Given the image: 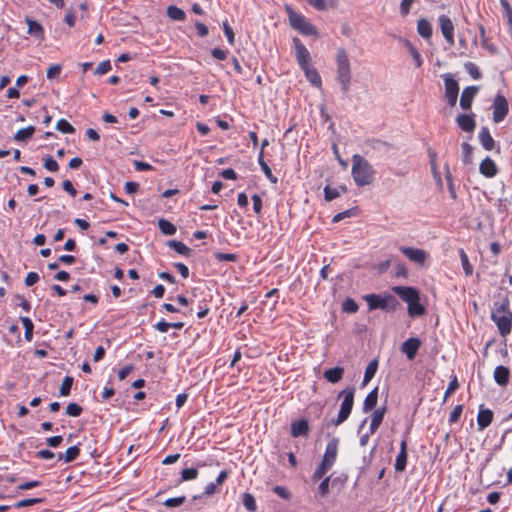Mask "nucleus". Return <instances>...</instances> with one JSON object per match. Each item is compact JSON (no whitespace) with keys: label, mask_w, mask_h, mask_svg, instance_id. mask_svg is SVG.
<instances>
[{"label":"nucleus","mask_w":512,"mask_h":512,"mask_svg":"<svg viewBox=\"0 0 512 512\" xmlns=\"http://www.w3.org/2000/svg\"><path fill=\"white\" fill-rule=\"evenodd\" d=\"M358 308V304L352 298H347L342 304L343 311L347 313H356L358 311Z\"/></svg>","instance_id":"48"},{"label":"nucleus","mask_w":512,"mask_h":512,"mask_svg":"<svg viewBox=\"0 0 512 512\" xmlns=\"http://www.w3.org/2000/svg\"><path fill=\"white\" fill-rule=\"evenodd\" d=\"M167 244L170 248L174 249L177 253H179L181 255L189 256V254L191 252V249L182 242H179L176 240H170V241H168Z\"/></svg>","instance_id":"37"},{"label":"nucleus","mask_w":512,"mask_h":512,"mask_svg":"<svg viewBox=\"0 0 512 512\" xmlns=\"http://www.w3.org/2000/svg\"><path fill=\"white\" fill-rule=\"evenodd\" d=\"M491 318L497 325L502 336H505L511 332L512 313L509 309V300L507 297L494 303Z\"/></svg>","instance_id":"4"},{"label":"nucleus","mask_w":512,"mask_h":512,"mask_svg":"<svg viewBox=\"0 0 512 512\" xmlns=\"http://www.w3.org/2000/svg\"><path fill=\"white\" fill-rule=\"evenodd\" d=\"M329 482H330V476L323 479L322 482L319 484L318 492L323 497L329 493Z\"/></svg>","instance_id":"60"},{"label":"nucleus","mask_w":512,"mask_h":512,"mask_svg":"<svg viewBox=\"0 0 512 512\" xmlns=\"http://www.w3.org/2000/svg\"><path fill=\"white\" fill-rule=\"evenodd\" d=\"M20 321L25 330V333H24L25 338L30 341L32 338L33 328H34L33 322L29 317H21Z\"/></svg>","instance_id":"39"},{"label":"nucleus","mask_w":512,"mask_h":512,"mask_svg":"<svg viewBox=\"0 0 512 512\" xmlns=\"http://www.w3.org/2000/svg\"><path fill=\"white\" fill-rule=\"evenodd\" d=\"M493 420V412L490 409H484L480 406L478 415H477V426L479 431H483L486 427H488Z\"/></svg>","instance_id":"19"},{"label":"nucleus","mask_w":512,"mask_h":512,"mask_svg":"<svg viewBox=\"0 0 512 512\" xmlns=\"http://www.w3.org/2000/svg\"><path fill=\"white\" fill-rule=\"evenodd\" d=\"M415 0H402L400 3V13L402 16H406L410 12L411 5Z\"/></svg>","instance_id":"61"},{"label":"nucleus","mask_w":512,"mask_h":512,"mask_svg":"<svg viewBox=\"0 0 512 512\" xmlns=\"http://www.w3.org/2000/svg\"><path fill=\"white\" fill-rule=\"evenodd\" d=\"M293 45L295 48V57L300 68L306 67L311 63V56L308 49L301 43L298 38H293Z\"/></svg>","instance_id":"11"},{"label":"nucleus","mask_w":512,"mask_h":512,"mask_svg":"<svg viewBox=\"0 0 512 512\" xmlns=\"http://www.w3.org/2000/svg\"><path fill=\"white\" fill-rule=\"evenodd\" d=\"M83 409L82 407L77 403H69L66 407V414L71 417H78L81 415Z\"/></svg>","instance_id":"49"},{"label":"nucleus","mask_w":512,"mask_h":512,"mask_svg":"<svg viewBox=\"0 0 512 512\" xmlns=\"http://www.w3.org/2000/svg\"><path fill=\"white\" fill-rule=\"evenodd\" d=\"M439 26L443 37L450 46H454V24L446 15H440L438 18Z\"/></svg>","instance_id":"10"},{"label":"nucleus","mask_w":512,"mask_h":512,"mask_svg":"<svg viewBox=\"0 0 512 512\" xmlns=\"http://www.w3.org/2000/svg\"><path fill=\"white\" fill-rule=\"evenodd\" d=\"M214 258L219 262H235L238 259L237 254L234 253H214Z\"/></svg>","instance_id":"45"},{"label":"nucleus","mask_w":512,"mask_h":512,"mask_svg":"<svg viewBox=\"0 0 512 512\" xmlns=\"http://www.w3.org/2000/svg\"><path fill=\"white\" fill-rule=\"evenodd\" d=\"M167 16L170 19L175 20V21H184L186 18L185 12L182 9H180L174 5L168 6Z\"/></svg>","instance_id":"34"},{"label":"nucleus","mask_w":512,"mask_h":512,"mask_svg":"<svg viewBox=\"0 0 512 512\" xmlns=\"http://www.w3.org/2000/svg\"><path fill=\"white\" fill-rule=\"evenodd\" d=\"M39 281V275L36 272H29L25 278V285L30 287Z\"/></svg>","instance_id":"62"},{"label":"nucleus","mask_w":512,"mask_h":512,"mask_svg":"<svg viewBox=\"0 0 512 512\" xmlns=\"http://www.w3.org/2000/svg\"><path fill=\"white\" fill-rule=\"evenodd\" d=\"M442 78L444 80L445 86V97L450 107H454L457 103V98L459 94V85L458 82L453 78L451 74H443Z\"/></svg>","instance_id":"8"},{"label":"nucleus","mask_w":512,"mask_h":512,"mask_svg":"<svg viewBox=\"0 0 512 512\" xmlns=\"http://www.w3.org/2000/svg\"><path fill=\"white\" fill-rule=\"evenodd\" d=\"M336 62V78L341 85L343 94H347L350 90L352 70L349 55L344 48H338L335 55Z\"/></svg>","instance_id":"2"},{"label":"nucleus","mask_w":512,"mask_h":512,"mask_svg":"<svg viewBox=\"0 0 512 512\" xmlns=\"http://www.w3.org/2000/svg\"><path fill=\"white\" fill-rule=\"evenodd\" d=\"M378 368V361L376 359L372 360L366 367L364 378H363V385H366L376 374Z\"/></svg>","instance_id":"35"},{"label":"nucleus","mask_w":512,"mask_h":512,"mask_svg":"<svg viewBox=\"0 0 512 512\" xmlns=\"http://www.w3.org/2000/svg\"><path fill=\"white\" fill-rule=\"evenodd\" d=\"M242 503L244 507L250 512H254L257 508L255 498L250 493L243 494Z\"/></svg>","instance_id":"41"},{"label":"nucleus","mask_w":512,"mask_h":512,"mask_svg":"<svg viewBox=\"0 0 512 512\" xmlns=\"http://www.w3.org/2000/svg\"><path fill=\"white\" fill-rule=\"evenodd\" d=\"M289 21L291 26L304 35H317V29L310 24L305 17L294 12L291 8L287 7Z\"/></svg>","instance_id":"7"},{"label":"nucleus","mask_w":512,"mask_h":512,"mask_svg":"<svg viewBox=\"0 0 512 512\" xmlns=\"http://www.w3.org/2000/svg\"><path fill=\"white\" fill-rule=\"evenodd\" d=\"M61 70H62V67L60 65H58V64L52 65L47 69L46 76L48 79H54L60 75Z\"/></svg>","instance_id":"59"},{"label":"nucleus","mask_w":512,"mask_h":512,"mask_svg":"<svg viewBox=\"0 0 512 512\" xmlns=\"http://www.w3.org/2000/svg\"><path fill=\"white\" fill-rule=\"evenodd\" d=\"M378 402V387H375L371 390L364 399L363 402V411L365 413L374 409Z\"/></svg>","instance_id":"26"},{"label":"nucleus","mask_w":512,"mask_h":512,"mask_svg":"<svg viewBox=\"0 0 512 512\" xmlns=\"http://www.w3.org/2000/svg\"><path fill=\"white\" fill-rule=\"evenodd\" d=\"M493 377L500 386H506L509 383L510 370L506 366L499 365L495 368Z\"/></svg>","instance_id":"24"},{"label":"nucleus","mask_w":512,"mask_h":512,"mask_svg":"<svg viewBox=\"0 0 512 512\" xmlns=\"http://www.w3.org/2000/svg\"><path fill=\"white\" fill-rule=\"evenodd\" d=\"M344 374V368L342 367H334L324 371L323 377L330 383L339 382Z\"/></svg>","instance_id":"28"},{"label":"nucleus","mask_w":512,"mask_h":512,"mask_svg":"<svg viewBox=\"0 0 512 512\" xmlns=\"http://www.w3.org/2000/svg\"><path fill=\"white\" fill-rule=\"evenodd\" d=\"M461 147H462L464 163H470L471 157H472V151H473L472 146L467 142H463Z\"/></svg>","instance_id":"53"},{"label":"nucleus","mask_w":512,"mask_h":512,"mask_svg":"<svg viewBox=\"0 0 512 512\" xmlns=\"http://www.w3.org/2000/svg\"><path fill=\"white\" fill-rule=\"evenodd\" d=\"M158 226L161 233L164 235L171 236L174 235L177 231V228L173 223L163 218L159 219Z\"/></svg>","instance_id":"33"},{"label":"nucleus","mask_w":512,"mask_h":512,"mask_svg":"<svg viewBox=\"0 0 512 512\" xmlns=\"http://www.w3.org/2000/svg\"><path fill=\"white\" fill-rule=\"evenodd\" d=\"M405 46L407 47L412 59L414 60L416 67H420L423 63V60L419 51L409 41L405 42Z\"/></svg>","instance_id":"38"},{"label":"nucleus","mask_w":512,"mask_h":512,"mask_svg":"<svg viewBox=\"0 0 512 512\" xmlns=\"http://www.w3.org/2000/svg\"><path fill=\"white\" fill-rule=\"evenodd\" d=\"M392 291L398 295L408 305V314L411 317L422 316L425 313V308L420 304L419 291L410 286H394Z\"/></svg>","instance_id":"3"},{"label":"nucleus","mask_w":512,"mask_h":512,"mask_svg":"<svg viewBox=\"0 0 512 512\" xmlns=\"http://www.w3.org/2000/svg\"><path fill=\"white\" fill-rule=\"evenodd\" d=\"M338 446H339V439L337 437H333L326 445V449H325V453H324L322 462H324L327 465L332 467L337 459Z\"/></svg>","instance_id":"12"},{"label":"nucleus","mask_w":512,"mask_h":512,"mask_svg":"<svg viewBox=\"0 0 512 512\" xmlns=\"http://www.w3.org/2000/svg\"><path fill=\"white\" fill-rule=\"evenodd\" d=\"M258 163L263 171V173L265 174V176L272 182V183H276L277 182V178L272 174V171L270 169V167L268 166V164L264 161V152L263 151H260L259 152V155H258Z\"/></svg>","instance_id":"32"},{"label":"nucleus","mask_w":512,"mask_h":512,"mask_svg":"<svg viewBox=\"0 0 512 512\" xmlns=\"http://www.w3.org/2000/svg\"><path fill=\"white\" fill-rule=\"evenodd\" d=\"M304 71L306 79L316 87H320L322 84L321 76L317 72V70L311 65H307L306 67L301 68Z\"/></svg>","instance_id":"25"},{"label":"nucleus","mask_w":512,"mask_h":512,"mask_svg":"<svg viewBox=\"0 0 512 512\" xmlns=\"http://www.w3.org/2000/svg\"><path fill=\"white\" fill-rule=\"evenodd\" d=\"M479 31H480V36H481L482 47L487 49L491 53H496L497 52L496 46H494L493 44L488 43L487 39L485 38V29H484V27L482 25L479 27Z\"/></svg>","instance_id":"50"},{"label":"nucleus","mask_w":512,"mask_h":512,"mask_svg":"<svg viewBox=\"0 0 512 512\" xmlns=\"http://www.w3.org/2000/svg\"><path fill=\"white\" fill-rule=\"evenodd\" d=\"M80 454V448L76 445L69 447L65 453L59 452L57 458L59 461L63 460L65 463L73 462Z\"/></svg>","instance_id":"29"},{"label":"nucleus","mask_w":512,"mask_h":512,"mask_svg":"<svg viewBox=\"0 0 512 512\" xmlns=\"http://www.w3.org/2000/svg\"><path fill=\"white\" fill-rule=\"evenodd\" d=\"M341 191L346 192L347 188L345 186H340L339 188H332L327 185L324 188V198L326 201H332L340 196Z\"/></svg>","instance_id":"31"},{"label":"nucleus","mask_w":512,"mask_h":512,"mask_svg":"<svg viewBox=\"0 0 512 512\" xmlns=\"http://www.w3.org/2000/svg\"><path fill=\"white\" fill-rule=\"evenodd\" d=\"M364 300L367 302L369 310H394L398 304L397 300L391 295L381 296L377 294H368L364 296Z\"/></svg>","instance_id":"6"},{"label":"nucleus","mask_w":512,"mask_h":512,"mask_svg":"<svg viewBox=\"0 0 512 512\" xmlns=\"http://www.w3.org/2000/svg\"><path fill=\"white\" fill-rule=\"evenodd\" d=\"M56 129L65 134H72L75 132L74 127L65 119H60L57 121Z\"/></svg>","instance_id":"44"},{"label":"nucleus","mask_w":512,"mask_h":512,"mask_svg":"<svg viewBox=\"0 0 512 512\" xmlns=\"http://www.w3.org/2000/svg\"><path fill=\"white\" fill-rule=\"evenodd\" d=\"M73 385V378L71 376H66L60 386L59 394L61 396H68L70 394L71 388Z\"/></svg>","instance_id":"43"},{"label":"nucleus","mask_w":512,"mask_h":512,"mask_svg":"<svg viewBox=\"0 0 512 512\" xmlns=\"http://www.w3.org/2000/svg\"><path fill=\"white\" fill-rule=\"evenodd\" d=\"M332 467L327 465L326 463L322 462L319 464V466L316 468L312 475L313 481L320 480Z\"/></svg>","instance_id":"42"},{"label":"nucleus","mask_w":512,"mask_h":512,"mask_svg":"<svg viewBox=\"0 0 512 512\" xmlns=\"http://www.w3.org/2000/svg\"><path fill=\"white\" fill-rule=\"evenodd\" d=\"M492 109L493 121L495 123H500L501 121L504 120L509 111L507 99L501 94L496 95L492 104Z\"/></svg>","instance_id":"9"},{"label":"nucleus","mask_w":512,"mask_h":512,"mask_svg":"<svg viewBox=\"0 0 512 512\" xmlns=\"http://www.w3.org/2000/svg\"><path fill=\"white\" fill-rule=\"evenodd\" d=\"M354 394V387L346 388L338 394V398H343V401L341 403L337 418L328 421L326 424L327 427L339 426L348 419L354 405Z\"/></svg>","instance_id":"5"},{"label":"nucleus","mask_w":512,"mask_h":512,"mask_svg":"<svg viewBox=\"0 0 512 512\" xmlns=\"http://www.w3.org/2000/svg\"><path fill=\"white\" fill-rule=\"evenodd\" d=\"M223 31H224L225 36L227 37L229 44L233 45L235 35L227 21L223 22Z\"/></svg>","instance_id":"58"},{"label":"nucleus","mask_w":512,"mask_h":512,"mask_svg":"<svg viewBox=\"0 0 512 512\" xmlns=\"http://www.w3.org/2000/svg\"><path fill=\"white\" fill-rule=\"evenodd\" d=\"M478 93L477 86H468L464 88L460 97V106L463 110L471 109L473 100Z\"/></svg>","instance_id":"15"},{"label":"nucleus","mask_w":512,"mask_h":512,"mask_svg":"<svg viewBox=\"0 0 512 512\" xmlns=\"http://www.w3.org/2000/svg\"><path fill=\"white\" fill-rule=\"evenodd\" d=\"M456 123L461 130L471 133L476 128V121L474 114H459L456 117Z\"/></svg>","instance_id":"16"},{"label":"nucleus","mask_w":512,"mask_h":512,"mask_svg":"<svg viewBox=\"0 0 512 512\" xmlns=\"http://www.w3.org/2000/svg\"><path fill=\"white\" fill-rule=\"evenodd\" d=\"M386 411H387L386 406L379 407L373 411V413L371 415V423H370V427H369L370 434H374L377 431V429L379 428V426L381 425V423L384 419Z\"/></svg>","instance_id":"20"},{"label":"nucleus","mask_w":512,"mask_h":512,"mask_svg":"<svg viewBox=\"0 0 512 512\" xmlns=\"http://www.w3.org/2000/svg\"><path fill=\"white\" fill-rule=\"evenodd\" d=\"M185 496L169 498L165 500L164 505L167 507H179L185 502Z\"/></svg>","instance_id":"55"},{"label":"nucleus","mask_w":512,"mask_h":512,"mask_svg":"<svg viewBox=\"0 0 512 512\" xmlns=\"http://www.w3.org/2000/svg\"><path fill=\"white\" fill-rule=\"evenodd\" d=\"M459 254H460V260H461V264H462L465 274L467 276L472 275L473 267L469 262V258L467 256V254L465 253V251L463 249L460 250Z\"/></svg>","instance_id":"40"},{"label":"nucleus","mask_w":512,"mask_h":512,"mask_svg":"<svg viewBox=\"0 0 512 512\" xmlns=\"http://www.w3.org/2000/svg\"><path fill=\"white\" fill-rule=\"evenodd\" d=\"M198 477V470L196 468H185L181 471V481L194 480Z\"/></svg>","instance_id":"47"},{"label":"nucleus","mask_w":512,"mask_h":512,"mask_svg":"<svg viewBox=\"0 0 512 512\" xmlns=\"http://www.w3.org/2000/svg\"><path fill=\"white\" fill-rule=\"evenodd\" d=\"M111 69V63L109 60L102 61L98 64L95 69V74L103 75L107 73Z\"/></svg>","instance_id":"57"},{"label":"nucleus","mask_w":512,"mask_h":512,"mask_svg":"<svg viewBox=\"0 0 512 512\" xmlns=\"http://www.w3.org/2000/svg\"><path fill=\"white\" fill-rule=\"evenodd\" d=\"M25 22L28 26L27 33L29 35L33 36L34 38H36L38 40H44V37H45L44 28L39 22L31 19L28 16L25 17Z\"/></svg>","instance_id":"17"},{"label":"nucleus","mask_w":512,"mask_h":512,"mask_svg":"<svg viewBox=\"0 0 512 512\" xmlns=\"http://www.w3.org/2000/svg\"><path fill=\"white\" fill-rule=\"evenodd\" d=\"M351 175L358 187H364L374 181L375 170L368 160L359 154H355L352 157Z\"/></svg>","instance_id":"1"},{"label":"nucleus","mask_w":512,"mask_h":512,"mask_svg":"<svg viewBox=\"0 0 512 512\" xmlns=\"http://www.w3.org/2000/svg\"><path fill=\"white\" fill-rule=\"evenodd\" d=\"M309 430V424L306 419L293 421L291 423V435L294 438L308 436Z\"/></svg>","instance_id":"18"},{"label":"nucleus","mask_w":512,"mask_h":512,"mask_svg":"<svg viewBox=\"0 0 512 512\" xmlns=\"http://www.w3.org/2000/svg\"><path fill=\"white\" fill-rule=\"evenodd\" d=\"M421 346L419 338L411 337L402 343L401 351L406 355L409 360H413Z\"/></svg>","instance_id":"13"},{"label":"nucleus","mask_w":512,"mask_h":512,"mask_svg":"<svg viewBox=\"0 0 512 512\" xmlns=\"http://www.w3.org/2000/svg\"><path fill=\"white\" fill-rule=\"evenodd\" d=\"M417 31L425 39H429L432 36V26L426 19L418 20Z\"/></svg>","instance_id":"30"},{"label":"nucleus","mask_w":512,"mask_h":512,"mask_svg":"<svg viewBox=\"0 0 512 512\" xmlns=\"http://www.w3.org/2000/svg\"><path fill=\"white\" fill-rule=\"evenodd\" d=\"M43 499L41 498H30V499H23L14 504L15 508H22L27 506H32L38 503H41Z\"/></svg>","instance_id":"51"},{"label":"nucleus","mask_w":512,"mask_h":512,"mask_svg":"<svg viewBox=\"0 0 512 512\" xmlns=\"http://www.w3.org/2000/svg\"><path fill=\"white\" fill-rule=\"evenodd\" d=\"M34 132H35L34 126H28L26 128L19 129L14 135V140L15 141H25L27 139H30Z\"/></svg>","instance_id":"36"},{"label":"nucleus","mask_w":512,"mask_h":512,"mask_svg":"<svg viewBox=\"0 0 512 512\" xmlns=\"http://www.w3.org/2000/svg\"><path fill=\"white\" fill-rule=\"evenodd\" d=\"M407 465V441L404 439L400 444V451L395 460V470L397 472H402L405 470Z\"/></svg>","instance_id":"21"},{"label":"nucleus","mask_w":512,"mask_h":512,"mask_svg":"<svg viewBox=\"0 0 512 512\" xmlns=\"http://www.w3.org/2000/svg\"><path fill=\"white\" fill-rule=\"evenodd\" d=\"M459 388V382L457 377L454 375L451 379V381L448 384V387L445 391L443 402H446L447 399L450 397L451 394H453L457 389Z\"/></svg>","instance_id":"46"},{"label":"nucleus","mask_w":512,"mask_h":512,"mask_svg":"<svg viewBox=\"0 0 512 512\" xmlns=\"http://www.w3.org/2000/svg\"><path fill=\"white\" fill-rule=\"evenodd\" d=\"M36 455L38 458L43 459V460H50L55 457V453L48 449L39 450L36 453Z\"/></svg>","instance_id":"64"},{"label":"nucleus","mask_w":512,"mask_h":512,"mask_svg":"<svg viewBox=\"0 0 512 512\" xmlns=\"http://www.w3.org/2000/svg\"><path fill=\"white\" fill-rule=\"evenodd\" d=\"M44 167L50 172H56L59 169L58 163L51 156L44 158Z\"/></svg>","instance_id":"54"},{"label":"nucleus","mask_w":512,"mask_h":512,"mask_svg":"<svg viewBox=\"0 0 512 512\" xmlns=\"http://www.w3.org/2000/svg\"><path fill=\"white\" fill-rule=\"evenodd\" d=\"M465 69L473 79H479L481 77V72L474 63L467 62L465 64Z\"/></svg>","instance_id":"52"},{"label":"nucleus","mask_w":512,"mask_h":512,"mask_svg":"<svg viewBox=\"0 0 512 512\" xmlns=\"http://www.w3.org/2000/svg\"><path fill=\"white\" fill-rule=\"evenodd\" d=\"M309 5L318 11H325L329 8H336L339 0H306Z\"/></svg>","instance_id":"27"},{"label":"nucleus","mask_w":512,"mask_h":512,"mask_svg":"<svg viewBox=\"0 0 512 512\" xmlns=\"http://www.w3.org/2000/svg\"><path fill=\"white\" fill-rule=\"evenodd\" d=\"M462 411H463V405H461V404L456 405L454 407V409L452 410V412L450 413L449 422L456 423L459 420V418L462 414Z\"/></svg>","instance_id":"56"},{"label":"nucleus","mask_w":512,"mask_h":512,"mask_svg":"<svg viewBox=\"0 0 512 512\" xmlns=\"http://www.w3.org/2000/svg\"><path fill=\"white\" fill-rule=\"evenodd\" d=\"M479 171L483 176H485L487 178H491L497 174L498 168H497L495 162L491 158L486 157L480 163Z\"/></svg>","instance_id":"22"},{"label":"nucleus","mask_w":512,"mask_h":512,"mask_svg":"<svg viewBox=\"0 0 512 512\" xmlns=\"http://www.w3.org/2000/svg\"><path fill=\"white\" fill-rule=\"evenodd\" d=\"M400 251L411 261L423 264L427 258V254L424 250L414 247H400Z\"/></svg>","instance_id":"14"},{"label":"nucleus","mask_w":512,"mask_h":512,"mask_svg":"<svg viewBox=\"0 0 512 512\" xmlns=\"http://www.w3.org/2000/svg\"><path fill=\"white\" fill-rule=\"evenodd\" d=\"M479 142L486 151H492L495 148V141L487 127H482L479 131Z\"/></svg>","instance_id":"23"},{"label":"nucleus","mask_w":512,"mask_h":512,"mask_svg":"<svg viewBox=\"0 0 512 512\" xmlns=\"http://www.w3.org/2000/svg\"><path fill=\"white\" fill-rule=\"evenodd\" d=\"M253 201V210L255 213L259 214L262 210V199L258 194L252 195Z\"/></svg>","instance_id":"63"}]
</instances>
